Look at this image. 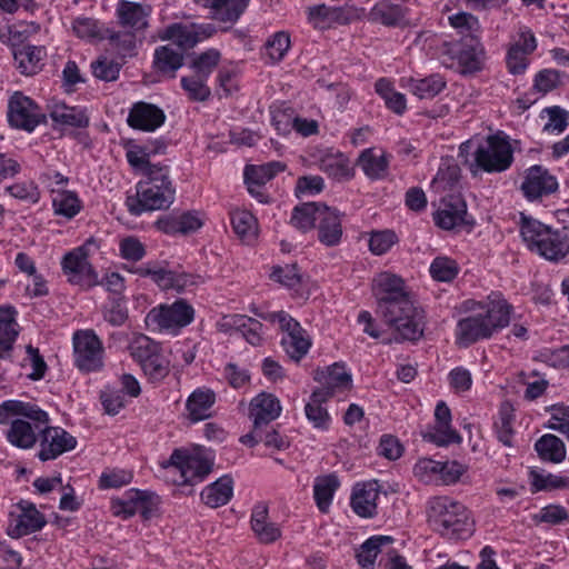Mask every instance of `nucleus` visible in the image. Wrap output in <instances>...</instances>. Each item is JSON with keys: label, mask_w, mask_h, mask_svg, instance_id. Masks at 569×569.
I'll list each match as a JSON object with an SVG mask.
<instances>
[{"label": "nucleus", "mask_w": 569, "mask_h": 569, "mask_svg": "<svg viewBox=\"0 0 569 569\" xmlns=\"http://www.w3.org/2000/svg\"><path fill=\"white\" fill-rule=\"evenodd\" d=\"M436 423L433 428L423 433V439L439 447L450 443H460L461 436L451 428V412L449 407L440 401L435 410Z\"/></svg>", "instance_id": "f3484780"}, {"label": "nucleus", "mask_w": 569, "mask_h": 569, "mask_svg": "<svg viewBox=\"0 0 569 569\" xmlns=\"http://www.w3.org/2000/svg\"><path fill=\"white\" fill-rule=\"evenodd\" d=\"M164 467H170L180 473V485L201 481L211 471V462L208 459L189 455L183 449H176Z\"/></svg>", "instance_id": "9d476101"}, {"label": "nucleus", "mask_w": 569, "mask_h": 569, "mask_svg": "<svg viewBox=\"0 0 569 569\" xmlns=\"http://www.w3.org/2000/svg\"><path fill=\"white\" fill-rule=\"evenodd\" d=\"M193 318V308L184 300H177L171 305L162 303L150 309L144 323L151 332L177 336Z\"/></svg>", "instance_id": "423d86ee"}, {"label": "nucleus", "mask_w": 569, "mask_h": 569, "mask_svg": "<svg viewBox=\"0 0 569 569\" xmlns=\"http://www.w3.org/2000/svg\"><path fill=\"white\" fill-rule=\"evenodd\" d=\"M440 471L441 462L429 458L420 459L413 467V475L425 483L439 479Z\"/></svg>", "instance_id": "774afa93"}, {"label": "nucleus", "mask_w": 569, "mask_h": 569, "mask_svg": "<svg viewBox=\"0 0 569 569\" xmlns=\"http://www.w3.org/2000/svg\"><path fill=\"white\" fill-rule=\"evenodd\" d=\"M160 499L148 490H129L123 499L112 498L111 510L114 516L123 519L132 517L140 511L143 520H150L158 515Z\"/></svg>", "instance_id": "0eeeda50"}, {"label": "nucleus", "mask_w": 569, "mask_h": 569, "mask_svg": "<svg viewBox=\"0 0 569 569\" xmlns=\"http://www.w3.org/2000/svg\"><path fill=\"white\" fill-rule=\"evenodd\" d=\"M286 163L271 161L264 164H249L244 168V182L249 193L261 203H268L269 197L263 192V186L279 172L286 170Z\"/></svg>", "instance_id": "ddd939ff"}, {"label": "nucleus", "mask_w": 569, "mask_h": 569, "mask_svg": "<svg viewBox=\"0 0 569 569\" xmlns=\"http://www.w3.org/2000/svg\"><path fill=\"white\" fill-rule=\"evenodd\" d=\"M251 529L261 543H271L281 536L279 527L269 521V509L264 502H259L253 507Z\"/></svg>", "instance_id": "c85d7f7f"}, {"label": "nucleus", "mask_w": 569, "mask_h": 569, "mask_svg": "<svg viewBox=\"0 0 569 569\" xmlns=\"http://www.w3.org/2000/svg\"><path fill=\"white\" fill-rule=\"evenodd\" d=\"M377 312L402 340L416 341L425 330L423 310L417 307L405 280L391 272H380L373 279Z\"/></svg>", "instance_id": "f257e3e1"}, {"label": "nucleus", "mask_w": 569, "mask_h": 569, "mask_svg": "<svg viewBox=\"0 0 569 569\" xmlns=\"http://www.w3.org/2000/svg\"><path fill=\"white\" fill-rule=\"evenodd\" d=\"M430 273L435 280L448 282L458 274V264L450 258L438 257L430 266Z\"/></svg>", "instance_id": "680f3d73"}, {"label": "nucleus", "mask_w": 569, "mask_h": 569, "mask_svg": "<svg viewBox=\"0 0 569 569\" xmlns=\"http://www.w3.org/2000/svg\"><path fill=\"white\" fill-rule=\"evenodd\" d=\"M167 143L157 139L143 146L134 144L127 150L126 157L131 167H152L156 163L150 161L151 156L166 152Z\"/></svg>", "instance_id": "e433bc0d"}, {"label": "nucleus", "mask_w": 569, "mask_h": 569, "mask_svg": "<svg viewBox=\"0 0 569 569\" xmlns=\"http://www.w3.org/2000/svg\"><path fill=\"white\" fill-rule=\"evenodd\" d=\"M537 48L535 36L529 30H522L507 52V67L510 73L521 74L526 71L531 54Z\"/></svg>", "instance_id": "a211bd4d"}, {"label": "nucleus", "mask_w": 569, "mask_h": 569, "mask_svg": "<svg viewBox=\"0 0 569 569\" xmlns=\"http://www.w3.org/2000/svg\"><path fill=\"white\" fill-rule=\"evenodd\" d=\"M7 116L11 127L27 132H32L38 124L47 122V117L39 106L19 91L10 98Z\"/></svg>", "instance_id": "1a4fd4ad"}, {"label": "nucleus", "mask_w": 569, "mask_h": 569, "mask_svg": "<svg viewBox=\"0 0 569 569\" xmlns=\"http://www.w3.org/2000/svg\"><path fill=\"white\" fill-rule=\"evenodd\" d=\"M124 279L117 272L109 274V325L123 326L129 319L128 301L123 296Z\"/></svg>", "instance_id": "aec40b11"}, {"label": "nucleus", "mask_w": 569, "mask_h": 569, "mask_svg": "<svg viewBox=\"0 0 569 569\" xmlns=\"http://www.w3.org/2000/svg\"><path fill=\"white\" fill-rule=\"evenodd\" d=\"M183 52L170 44L161 46L154 51L153 68L157 72L174 78L176 72L183 66Z\"/></svg>", "instance_id": "72a5a7b5"}, {"label": "nucleus", "mask_w": 569, "mask_h": 569, "mask_svg": "<svg viewBox=\"0 0 569 569\" xmlns=\"http://www.w3.org/2000/svg\"><path fill=\"white\" fill-rule=\"evenodd\" d=\"M50 117L56 123L63 126L73 128H83L88 126V118L82 111L66 104L56 106L50 112Z\"/></svg>", "instance_id": "864d4df0"}, {"label": "nucleus", "mask_w": 569, "mask_h": 569, "mask_svg": "<svg viewBox=\"0 0 569 569\" xmlns=\"http://www.w3.org/2000/svg\"><path fill=\"white\" fill-rule=\"evenodd\" d=\"M12 53L21 73L31 76L41 69V61L46 56V50L43 47L31 44H13Z\"/></svg>", "instance_id": "7c9ffc66"}, {"label": "nucleus", "mask_w": 569, "mask_h": 569, "mask_svg": "<svg viewBox=\"0 0 569 569\" xmlns=\"http://www.w3.org/2000/svg\"><path fill=\"white\" fill-rule=\"evenodd\" d=\"M11 416H22L36 422V428L47 425L48 413L38 406L20 400H6L0 403V423L7 425Z\"/></svg>", "instance_id": "bb28decb"}, {"label": "nucleus", "mask_w": 569, "mask_h": 569, "mask_svg": "<svg viewBox=\"0 0 569 569\" xmlns=\"http://www.w3.org/2000/svg\"><path fill=\"white\" fill-rule=\"evenodd\" d=\"M219 60L220 52L216 49H210L206 52H202L192 62L194 73L208 79L209 74L218 66Z\"/></svg>", "instance_id": "69168bd1"}, {"label": "nucleus", "mask_w": 569, "mask_h": 569, "mask_svg": "<svg viewBox=\"0 0 569 569\" xmlns=\"http://www.w3.org/2000/svg\"><path fill=\"white\" fill-rule=\"evenodd\" d=\"M323 206V203L318 202H306L297 206L291 216L292 226L303 232L311 230L318 222V214Z\"/></svg>", "instance_id": "de8ad7c7"}, {"label": "nucleus", "mask_w": 569, "mask_h": 569, "mask_svg": "<svg viewBox=\"0 0 569 569\" xmlns=\"http://www.w3.org/2000/svg\"><path fill=\"white\" fill-rule=\"evenodd\" d=\"M369 17L370 20L388 27H398L408 23L407 9L389 0H382L376 3Z\"/></svg>", "instance_id": "2f4dec72"}, {"label": "nucleus", "mask_w": 569, "mask_h": 569, "mask_svg": "<svg viewBox=\"0 0 569 569\" xmlns=\"http://www.w3.org/2000/svg\"><path fill=\"white\" fill-rule=\"evenodd\" d=\"M72 30L78 38L89 42H99L104 38L98 21L92 18L79 17L74 19Z\"/></svg>", "instance_id": "6e6d98bb"}, {"label": "nucleus", "mask_w": 569, "mask_h": 569, "mask_svg": "<svg viewBox=\"0 0 569 569\" xmlns=\"http://www.w3.org/2000/svg\"><path fill=\"white\" fill-rule=\"evenodd\" d=\"M520 234L531 252L548 261L559 262L569 254V236L565 229H555L520 213Z\"/></svg>", "instance_id": "7ed1b4c3"}, {"label": "nucleus", "mask_w": 569, "mask_h": 569, "mask_svg": "<svg viewBox=\"0 0 569 569\" xmlns=\"http://www.w3.org/2000/svg\"><path fill=\"white\" fill-rule=\"evenodd\" d=\"M54 213L67 219H72L81 209V201L71 191L58 192L52 199Z\"/></svg>", "instance_id": "5fc2aeb1"}, {"label": "nucleus", "mask_w": 569, "mask_h": 569, "mask_svg": "<svg viewBox=\"0 0 569 569\" xmlns=\"http://www.w3.org/2000/svg\"><path fill=\"white\" fill-rule=\"evenodd\" d=\"M532 479V487L535 491L553 490V489H569V477L558 475H541L535 470L530 472Z\"/></svg>", "instance_id": "052dcab7"}, {"label": "nucleus", "mask_w": 569, "mask_h": 569, "mask_svg": "<svg viewBox=\"0 0 569 569\" xmlns=\"http://www.w3.org/2000/svg\"><path fill=\"white\" fill-rule=\"evenodd\" d=\"M141 174L134 196L127 197L126 204L130 213L141 214L143 211L166 210L176 199V187L167 164L157 163L152 167H132Z\"/></svg>", "instance_id": "f03ea898"}, {"label": "nucleus", "mask_w": 569, "mask_h": 569, "mask_svg": "<svg viewBox=\"0 0 569 569\" xmlns=\"http://www.w3.org/2000/svg\"><path fill=\"white\" fill-rule=\"evenodd\" d=\"M558 189V181L542 166H532L525 171L523 180L520 190L529 201L539 200L542 197L556 192Z\"/></svg>", "instance_id": "f8f14e48"}, {"label": "nucleus", "mask_w": 569, "mask_h": 569, "mask_svg": "<svg viewBox=\"0 0 569 569\" xmlns=\"http://www.w3.org/2000/svg\"><path fill=\"white\" fill-rule=\"evenodd\" d=\"M6 191L13 198L29 203H37L40 199V191L33 181H21L6 188Z\"/></svg>", "instance_id": "e2e57ef3"}, {"label": "nucleus", "mask_w": 569, "mask_h": 569, "mask_svg": "<svg viewBox=\"0 0 569 569\" xmlns=\"http://www.w3.org/2000/svg\"><path fill=\"white\" fill-rule=\"evenodd\" d=\"M40 451L38 458L41 461L53 460L60 455L76 448L77 440L68 431L60 427L46 426L41 431Z\"/></svg>", "instance_id": "4468645a"}, {"label": "nucleus", "mask_w": 569, "mask_h": 569, "mask_svg": "<svg viewBox=\"0 0 569 569\" xmlns=\"http://www.w3.org/2000/svg\"><path fill=\"white\" fill-rule=\"evenodd\" d=\"M76 361H97L103 359L102 341L92 330H78L72 337Z\"/></svg>", "instance_id": "393cba45"}, {"label": "nucleus", "mask_w": 569, "mask_h": 569, "mask_svg": "<svg viewBox=\"0 0 569 569\" xmlns=\"http://www.w3.org/2000/svg\"><path fill=\"white\" fill-rule=\"evenodd\" d=\"M281 345L291 359L299 361L308 352L311 342L303 330L292 336H284Z\"/></svg>", "instance_id": "4d7b16f0"}, {"label": "nucleus", "mask_w": 569, "mask_h": 569, "mask_svg": "<svg viewBox=\"0 0 569 569\" xmlns=\"http://www.w3.org/2000/svg\"><path fill=\"white\" fill-rule=\"evenodd\" d=\"M467 206L460 197H450L443 202V208L435 216L438 227L445 230H452L461 224L468 223Z\"/></svg>", "instance_id": "c756f323"}, {"label": "nucleus", "mask_w": 569, "mask_h": 569, "mask_svg": "<svg viewBox=\"0 0 569 569\" xmlns=\"http://www.w3.org/2000/svg\"><path fill=\"white\" fill-rule=\"evenodd\" d=\"M250 0H206L203 6L211 9V18L234 23L246 10Z\"/></svg>", "instance_id": "f704fd0d"}, {"label": "nucleus", "mask_w": 569, "mask_h": 569, "mask_svg": "<svg viewBox=\"0 0 569 569\" xmlns=\"http://www.w3.org/2000/svg\"><path fill=\"white\" fill-rule=\"evenodd\" d=\"M475 161L486 172H502L513 161L511 146L502 138L490 136L486 144L476 150Z\"/></svg>", "instance_id": "6e6552de"}, {"label": "nucleus", "mask_w": 569, "mask_h": 569, "mask_svg": "<svg viewBox=\"0 0 569 569\" xmlns=\"http://www.w3.org/2000/svg\"><path fill=\"white\" fill-rule=\"evenodd\" d=\"M313 379L321 385L315 391L328 393L326 397L329 399L338 391L349 390L352 386L351 375L341 362H336L325 369H317Z\"/></svg>", "instance_id": "dca6fc26"}, {"label": "nucleus", "mask_w": 569, "mask_h": 569, "mask_svg": "<svg viewBox=\"0 0 569 569\" xmlns=\"http://www.w3.org/2000/svg\"><path fill=\"white\" fill-rule=\"evenodd\" d=\"M326 395L313 390L310 401L305 407L307 419L318 429H327L330 421L327 409L322 407V403L329 400Z\"/></svg>", "instance_id": "a18cd8bd"}, {"label": "nucleus", "mask_w": 569, "mask_h": 569, "mask_svg": "<svg viewBox=\"0 0 569 569\" xmlns=\"http://www.w3.org/2000/svg\"><path fill=\"white\" fill-rule=\"evenodd\" d=\"M429 520L441 536L463 539L472 531V523L463 505L448 497H436L429 502Z\"/></svg>", "instance_id": "20e7f679"}, {"label": "nucleus", "mask_w": 569, "mask_h": 569, "mask_svg": "<svg viewBox=\"0 0 569 569\" xmlns=\"http://www.w3.org/2000/svg\"><path fill=\"white\" fill-rule=\"evenodd\" d=\"M193 34L190 24L172 23L159 32V38L162 41L173 40L182 51L196 46Z\"/></svg>", "instance_id": "09e8293b"}, {"label": "nucleus", "mask_w": 569, "mask_h": 569, "mask_svg": "<svg viewBox=\"0 0 569 569\" xmlns=\"http://www.w3.org/2000/svg\"><path fill=\"white\" fill-rule=\"evenodd\" d=\"M392 541L393 538L390 536H373L369 538L361 545L357 553L358 563L362 568L373 566L377 556L381 551V547L390 545Z\"/></svg>", "instance_id": "8fccbe9b"}, {"label": "nucleus", "mask_w": 569, "mask_h": 569, "mask_svg": "<svg viewBox=\"0 0 569 569\" xmlns=\"http://www.w3.org/2000/svg\"><path fill=\"white\" fill-rule=\"evenodd\" d=\"M206 78L194 73L190 77H183L181 79V87L187 92L189 99L202 102L208 100L211 94L210 88L206 84Z\"/></svg>", "instance_id": "bf43d9fd"}, {"label": "nucleus", "mask_w": 569, "mask_h": 569, "mask_svg": "<svg viewBox=\"0 0 569 569\" xmlns=\"http://www.w3.org/2000/svg\"><path fill=\"white\" fill-rule=\"evenodd\" d=\"M128 349L132 358L142 362L161 359V346L146 335H138L129 343Z\"/></svg>", "instance_id": "79ce46f5"}, {"label": "nucleus", "mask_w": 569, "mask_h": 569, "mask_svg": "<svg viewBox=\"0 0 569 569\" xmlns=\"http://www.w3.org/2000/svg\"><path fill=\"white\" fill-rule=\"evenodd\" d=\"M109 54L113 58L109 61V81L118 78L121 67L128 58L136 54V34L133 31L109 33Z\"/></svg>", "instance_id": "2eb2a0df"}, {"label": "nucleus", "mask_w": 569, "mask_h": 569, "mask_svg": "<svg viewBox=\"0 0 569 569\" xmlns=\"http://www.w3.org/2000/svg\"><path fill=\"white\" fill-rule=\"evenodd\" d=\"M281 405L272 393L261 392L256 396L249 406V418L256 425V429L266 428L281 413Z\"/></svg>", "instance_id": "412c9836"}, {"label": "nucleus", "mask_w": 569, "mask_h": 569, "mask_svg": "<svg viewBox=\"0 0 569 569\" xmlns=\"http://www.w3.org/2000/svg\"><path fill=\"white\" fill-rule=\"evenodd\" d=\"M230 221L234 233L244 243H252L258 237V221L248 210L234 209L230 212Z\"/></svg>", "instance_id": "c9c22d12"}, {"label": "nucleus", "mask_w": 569, "mask_h": 569, "mask_svg": "<svg viewBox=\"0 0 569 569\" xmlns=\"http://www.w3.org/2000/svg\"><path fill=\"white\" fill-rule=\"evenodd\" d=\"M542 460L559 463L566 458V448L560 438L555 435L542 436L535 445Z\"/></svg>", "instance_id": "49530a36"}, {"label": "nucleus", "mask_w": 569, "mask_h": 569, "mask_svg": "<svg viewBox=\"0 0 569 569\" xmlns=\"http://www.w3.org/2000/svg\"><path fill=\"white\" fill-rule=\"evenodd\" d=\"M150 7L138 2L120 0L116 7L117 23L127 31L143 30L148 27Z\"/></svg>", "instance_id": "4be33fe9"}, {"label": "nucleus", "mask_w": 569, "mask_h": 569, "mask_svg": "<svg viewBox=\"0 0 569 569\" xmlns=\"http://www.w3.org/2000/svg\"><path fill=\"white\" fill-rule=\"evenodd\" d=\"M318 239L327 247L337 246L342 237L341 218L337 209L323 206L318 214Z\"/></svg>", "instance_id": "b1692460"}, {"label": "nucleus", "mask_w": 569, "mask_h": 569, "mask_svg": "<svg viewBox=\"0 0 569 569\" xmlns=\"http://www.w3.org/2000/svg\"><path fill=\"white\" fill-rule=\"evenodd\" d=\"M339 479L335 473L316 478L313 496L319 510L323 513L329 511L333 495L339 488Z\"/></svg>", "instance_id": "58836bf2"}, {"label": "nucleus", "mask_w": 569, "mask_h": 569, "mask_svg": "<svg viewBox=\"0 0 569 569\" xmlns=\"http://www.w3.org/2000/svg\"><path fill=\"white\" fill-rule=\"evenodd\" d=\"M17 310L12 306H0V359H10L13 345L19 336L16 320Z\"/></svg>", "instance_id": "a878e982"}, {"label": "nucleus", "mask_w": 569, "mask_h": 569, "mask_svg": "<svg viewBox=\"0 0 569 569\" xmlns=\"http://www.w3.org/2000/svg\"><path fill=\"white\" fill-rule=\"evenodd\" d=\"M569 513L565 507L560 505H549L541 508L540 512L533 516L536 523H548L551 526L560 525L567 521Z\"/></svg>", "instance_id": "0e129e2a"}, {"label": "nucleus", "mask_w": 569, "mask_h": 569, "mask_svg": "<svg viewBox=\"0 0 569 569\" xmlns=\"http://www.w3.org/2000/svg\"><path fill=\"white\" fill-rule=\"evenodd\" d=\"M166 114L158 106L139 101L132 106L128 116V124L142 131H154L163 124Z\"/></svg>", "instance_id": "6ab92c4d"}, {"label": "nucleus", "mask_w": 569, "mask_h": 569, "mask_svg": "<svg viewBox=\"0 0 569 569\" xmlns=\"http://www.w3.org/2000/svg\"><path fill=\"white\" fill-rule=\"evenodd\" d=\"M446 52L458 60L463 74L475 73L482 68L485 51L475 34L461 37L459 42L448 46Z\"/></svg>", "instance_id": "9b49d317"}, {"label": "nucleus", "mask_w": 569, "mask_h": 569, "mask_svg": "<svg viewBox=\"0 0 569 569\" xmlns=\"http://www.w3.org/2000/svg\"><path fill=\"white\" fill-rule=\"evenodd\" d=\"M511 309L512 307L502 298L489 299L480 306V313H483L486 323L491 326L492 335L509 325Z\"/></svg>", "instance_id": "473e14b6"}, {"label": "nucleus", "mask_w": 569, "mask_h": 569, "mask_svg": "<svg viewBox=\"0 0 569 569\" xmlns=\"http://www.w3.org/2000/svg\"><path fill=\"white\" fill-rule=\"evenodd\" d=\"M358 166L369 178L379 179L387 171L388 160L385 154H377L373 150L367 149L360 154Z\"/></svg>", "instance_id": "3c124183"}, {"label": "nucleus", "mask_w": 569, "mask_h": 569, "mask_svg": "<svg viewBox=\"0 0 569 569\" xmlns=\"http://www.w3.org/2000/svg\"><path fill=\"white\" fill-rule=\"evenodd\" d=\"M491 326L486 323L483 313L477 312L459 320L457 326V341L461 346H470L480 339H488L492 336Z\"/></svg>", "instance_id": "5701e85b"}, {"label": "nucleus", "mask_w": 569, "mask_h": 569, "mask_svg": "<svg viewBox=\"0 0 569 569\" xmlns=\"http://www.w3.org/2000/svg\"><path fill=\"white\" fill-rule=\"evenodd\" d=\"M268 56L273 61H280L290 48V37L284 31L276 32L266 43Z\"/></svg>", "instance_id": "338daca9"}, {"label": "nucleus", "mask_w": 569, "mask_h": 569, "mask_svg": "<svg viewBox=\"0 0 569 569\" xmlns=\"http://www.w3.org/2000/svg\"><path fill=\"white\" fill-rule=\"evenodd\" d=\"M214 400V392L209 389L193 391L187 400L190 419L192 421H200L209 418Z\"/></svg>", "instance_id": "ea45409f"}, {"label": "nucleus", "mask_w": 569, "mask_h": 569, "mask_svg": "<svg viewBox=\"0 0 569 569\" xmlns=\"http://www.w3.org/2000/svg\"><path fill=\"white\" fill-rule=\"evenodd\" d=\"M8 441L21 449H29L37 442V436L30 422L16 419L11 422L7 432Z\"/></svg>", "instance_id": "37998d69"}, {"label": "nucleus", "mask_w": 569, "mask_h": 569, "mask_svg": "<svg viewBox=\"0 0 569 569\" xmlns=\"http://www.w3.org/2000/svg\"><path fill=\"white\" fill-rule=\"evenodd\" d=\"M47 525V519L41 512L21 513L14 525H10L7 533L11 538H20L22 536L41 530Z\"/></svg>", "instance_id": "c03bdc74"}, {"label": "nucleus", "mask_w": 569, "mask_h": 569, "mask_svg": "<svg viewBox=\"0 0 569 569\" xmlns=\"http://www.w3.org/2000/svg\"><path fill=\"white\" fill-rule=\"evenodd\" d=\"M406 87L419 99H432L446 87L445 79L439 74H431L423 79L408 78Z\"/></svg>", "instance_id": "a19ab883"}, {"label": "nucleus", "mask_w": 569, "mask_h": 569, "mask_svg": "<svg viewBox=\"0 0 569 569\" xmlns=\"http://www.w3.org/2000/svg\"><path fill=\"white\" fill-rule=\"evenodd\" d=\"M232 497V479L228 476L219 478L207 486L201 492L202 501L210 508H218L229 502Z\"/></svg>", "instance_id": "4c0bfd02"}, {"label": "nucleus", "mask_w": 569, "mask_h": 569, "mask_svg": "<svg viewBox=\"0 0 569 569\" xmlns=\"http://www.w3.org/2000/svg\"><path fill=\"white\" fill-rule=\"evenodd\" d=\"M379 486L377 482H365L355 486L351 495L353 511L363 518H372L377 513Z\"/></svg>", "instance_id": "cd10ccee"}, {"label": "nucleus", "mask_w": 569, "mask_h": 569, "mask_svg": "<svg viewBox=\"0 0 569 569\" xmlns=\"http://www.w3.org/2000/svg\"><path fill=\"white\" fill-rule=\"evenodd\" d=\"M398 236L393 230H376L370 232L369 250L376 256L388 252L398 242Z\"/></svg>", "instance_id": "13d9d810"}, {"label": "nucleus", "mask_w": 569, "mask_h": 569, "mask_svg": "<svg viewBox=\"0 0 569 569\" xmlns=\"http://www.w3.org/2000/svg\"><path fill=\"white\" fill-rule=\"evenodd\" d=\"M100 247L101 240L97 241L94 237H90L82 246L72 249L63 256L61 268L70 283L84 288H91L99 283L98 273L90 258L99 252Z\"/></svg>", "instance_id": "39448f33"}, {"label": "nucleus", "mask_w": 569, "mask_h": 569, "mask_svg": "<svg viewBox=\"0 0 569 569\" xmlns=\"http://www.w3.org/2000/svg\"><path fill=\"white\" fill-rule=\"evenodd\" d=\"M320 170L329 177L341 181L352 177L348 160L342 154H328L321 158Z\"/></svg>", "instance_id": "603ef678"}]
</instances>
